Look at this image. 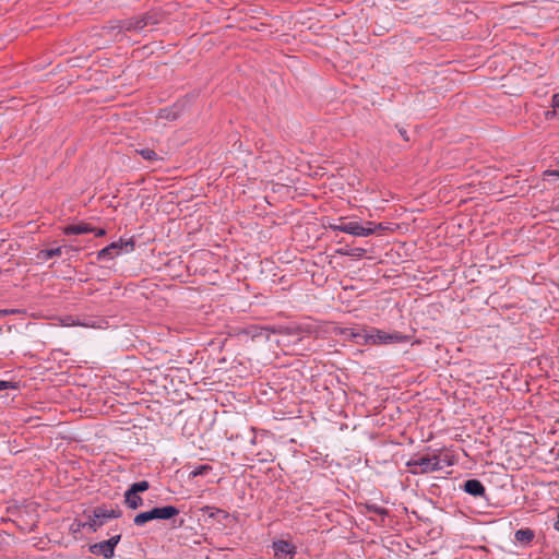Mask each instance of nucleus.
I'll return each instance as SVG.
<instances>
[{
    "mask_svg": "<svg viewBox=\"0 0 559 559\" xmlns=\"http://www.w3.org/2000/svg\"><path fill=\"white\" fill-rule=\"evenodd\" d=\"M359 251V253H357V255H361V253L364 252V249H357Z\"/></svg>",
    "mask_w": 559,
    "mask_h": 559,
    "instance_id": "38",
    "label": "nucleus"
},
{
    "mask_svg": "<svg viewBox=\"0 0 559 559\" xmlns=\"http://www.w3.org/2000/svg\"><path fill=\"white\" fill-rule=\"evenodd\" d=\"M179 509L175 506L155 507L148 511L136 514L133 523L136 526H143L153 520H171L179 514Z\"/></svg>",
    "mask_w": 559,
    "mask_h": 559,
    "instance_id": "2",
    "label": "nucleus"
},
{
    "mask_svg": "<svg viewBox=\"0 0 559 559\" xmlns=\"http://www.w3.org/2000/svg\"><path fill=\"white\" fill-rule=\"evenodd\" d=\"M549 174L554 175V176H559V171L558 170L550 171Z\"/></svg>",
    "mask_w": 559,
    "mask_h": 559,
    "instance_id": "34",
    "label": "nucleus"
},
{
    "mask_svg": "<svg viewBox=\"0 0 559 559\" xmlns=\"http://www.w3.org/2000/svg\"><path fill=\"white\" fill-rule=\"evenodd\" d=\"M442 463L445 464L447 466H452L455 463V461L453 456L445 454L444 456L441 455V464Z\"/></svg>",
    "mask_w": 559,
    "mask_h": 559,
    "instance_id": "27",
    "label": "nucleus"
},
{
    "mask_svg": "<svg viewBox=\"0 0 559 559\" xmlns=\"http://www.w3.org/2000/svg\"><path fill=\"white\" fill-rule=\"evenodd\" d=\"M374 225H376V223L368 221V222H366V225L364 226V228H373Z\"/></svg>",
    "mask_w": 559,
    "mask_h": 559,
    "instance_id": "32",
    "label": "nucleus"
},
{
    "mask_svg": "<svg viewBox=\"0 0 559 559\" xmlns=\"http://www.w3.org/2000/svg\"><path fill=\"white\" fill-rule=\"evenodd\" d=\"M90 551L93 555H102L106 559L114 557V552L110 551L109 544L106 540L91 545Z\"/></svg>",
    "mask_w": 559,
    "mask_h": 559,
    "instance_id": "15",
    "label": "nucleus"
},
{
    "mask_svg": "<svg viewBox=\"0 0 559 559\" xmlns=\"http://www.w3.org/2000/svg\"><path fill=\"white\" fill-rule=\"evenodd\" d=\"M338 224H330L329 228L332 230H337L342 233H347V223L344 222V218H338Z\"/></svg>",
    "mask_w": 559,
    "mask_h": 559,
    "instance_id": "22",
    "label": "nucleus"
},
{
    "mask_svg": "<svg viewBox=\"0 0 559 559\" xmlns=\"http://www.w3.org/2000/svg\"><path fill=\"white\" fill-rule=\"evenodd\" d=\"M408 472L413 475L428 474L438 472L443 468L441 465V454H433L432 456L424 455L417 459H412L406 463Z\"/></svg>",
    "mask_w": 559,
    "mask_h": 559,
    "instance_id": "1",
    "label": "nucleus"
},
{
    "mask_svg": "<svg viewBox=\"0 0 559 559\" xmlns=\"http://www.w3.org/2000/svg\"><path fill=\"white\" fill-rule=\"evenodd\" d=\"M61 253H62V247H57V248H52V249H44V250L39 251L38 258L48 260L53 257H59V255H61Z\"/></svg>",
    "mask_w": 559,
    "mask_h": 559,
    "instance_id": "17",
    "label": "nucleus"
},
{
    "mask_svg": "<svg viewBox=\"0 0 559 559\" xmlns=\"http://www.w3.org/2000/svg\"><path fill=\"white\" fill-rule=\"evenodd\" d=\"M461 488L468 495L477 498L484 497L486 493V488L483 483L476 478L467 479L461 486Z\"/></svg>",
    "mask_w": 559,
    "mask_h": 559,
    "instance_id": "10",
    "label": "nucleus"
},
{
    "mask_svg": "<svg viewBox=\"0 0 559 559\" xmlns=\"http://www.w3.org/2000/svg\"><path fill=\"white\" fill-rule=\"evenodd\" d=\"M117 34H122L123 32H141L144 29L140 15L119 20L117 21Z\"/></svg>",
    "mask_w": 559,
    "mask_h": 559,
    "instance_id": "7",
    "label": "nucleus"
},
{
    "mask_svg": "<svg viewBox=\"0 0 559 559\" xmlns=\"http://www.w3.org/2000/svg\"><path fill=\"white\" fill-rule=\"evenodd\" d=\"M201 511L203 513H207L210 516L214 518L215 516V512L218 513V512H222V510L219 509H216L214 507H210V506H205L201 509Z\"/></svg>",
    "mask_w": 559,
    "mask_h": 559,
    "instance_id": "24",
    "label": "nucleus"
},
{
    "mask_svg": "<svg viewBox=\"0 0 559 559\" xmlns=\"http://www.w3.org/2000/svg\"><path fill=\"white\" fill-rule=\"evenodd\" d=\"M555 528L559 532V511H558L557 521L555 523Z\"/></svg>",
    "mask_w": 559,
    "mask_h": 559,
    "instance_id": "33",
    "label": "nucleus"
},
{
    "mask_svg": "<svg viewBox=\"0 0 559 559\" xmlns=\"http://www.w3.org/2000/svg\"><path fill=\"white\" fill-rule=\"evenodd\" d=\"M277 333H280L282 335H287V336H289V335L297 336V340L301 341V338H302V336L305 334L311 333V329L308 325L289 324V325H286V326H281L277 330Z\"/></svg>",
    "mask_w": 559,
    "mask_h": 559,
    "instance_id": "8",
    "label": "nucleus"
},
{
    "mask_svg": "<svg viewBox=\"0 0 559 559\" xmlns=\"http://www.w3.org/2000/svg\"><path fill=\"white\" fill-rule=\"evenodd\" d=\"M350 333V341H354L358 345H367L370 344V329H358L354 330L350 328H345L341 330V334Z\"/></svg>",
    "mask_w": 559,
    "mask_h": 559,
    "instance_id": "9",
    "label": "nucleus"
},
{
    "mask_svg": "<svg viewBox=\"0 0 559 559\" xmlns=\"http://www.w3.org/2000/svg\"><path fill=\"white\" fill-rule=\"evenodd\" d=\"M103 31L107 34H109L114 31L118 32L117 21L109 22L107 25L103 26Z\"/></svg>",
    "mask_w": 559,
    "mask_h": 559,
    "instance_id": "25",
    "label": "nucleus"
},
{
    "mask_svg": "<svg viewBox=\"0 0 559 559\" xmlns=\"http://www.w3.org/2000/svg\"><path fill=\"white\" fill-rule=\"evenodd\" d=\"M64 235H82L94 231V227L85 222H80L78 224H71L63 227Z\"/></svg>",
    "mask_w": 559,
    "mask_h": 559,
    "instance_id": "11",
    "label": "nucleus"
},
{
    "mask_svg": "<svg viewBox=\"0 0 559 559\" xmlns=\"http://www.w3.org/2000/svg\"><path fill=\"white\" fill-rule=\"evenodd\" d=\"M7 313H8V312H7L5 310H1V311H0V316H4V314H7Z\"/></svg>",
    "mask_w": 559,
    "mask_h": 559,
    "instance_id": "37",
    "label": "nucleus"
},
{
    "mask_svg": "<svg viewBox=\"0 0 559 559\" xmlns=\"http://www.w3.org/2000/svg\"><path fill=\"white\" fill-rule=\"evenodd\" d=\"M337 252L341 254H348L346 251H343V250H338Z\"/></svg>",
    "mask_w": 559,
    "mask_h": 559,
    "instance_id": "36",
    "label": "nucleus"
},
{
    "mask_svg": "<svg viewBox=\"0 0 559 559\" xmlns=\"http://www.w3.org/2000/svg\"><path fill=\"white\" fill-rule=\"evenodd\" d=\"M274 557L276 559H293L297 554V547L289 540L278 539L272 543Z\"/></svg>",
    "mask_w": 559,
    "mask_h": 559,
    "instance_id": "6",
    "label": "nucleus"
},
{
    "mask_svg": "<svg viewBox=\"0 0 559 559\" xmlns=\"http://www.w3.org/2000/svg\"><path fill=\"white\" fill-rule=\"evenodd\" d=\"M370 345H385L392 343H406L409 341L407 335L400 332L389 333L376 328H370Z\"/></svg>",
    "mask_w": 559,
    "mask_h": 559,
    "instance_id": "4",
    "label": "nucleus"
},
{
    "mask_svg": "<svg viewBox=\"0 0 559 559\" xmlns=\"http://www.w3.org/2000/svg\"><path fill=\"white\" fill-rule=\"evenodd\" d=\"M124 503L128 508L135 510L143 504V499L135 491L128 488L124 492Z\"/></svg>",
    "mask_w": 559,
    "mask_h": 559,
    "instance_id": "14",
    "label": "nucleus"
},
{
    "mask_svg": "<svg viewBox=\"0 0 559 559\" xmlns=\"http://www.w3.org/2000/svg\"><path fill=\"white\" fill-rule=\"evenodd\" d=\"M366 509L369 512L376 513V514L381 515V516H388L389 515V511L385 508H382V507H380L378 504H369V503H367L366 504Z\"/></svg>",
    "mask_w": 559,
    "mask_h": 559,
    "instance_id": "20",
    "label": "nucleus"
},
{
    "mask_svg": "<svg viewBox=\"0 0 559 559\" xmlns=\"http://www.w3.org/2000/svg\"><path fill=\"white\" fill-rule=\"evenodd\" d=\"M7 389H16V384L11 381L0 380V391L7 390Z\"/></svg>",
    "mask_w": 559,
    "mask_h": 559,
    "instance_id": "26",
    "label": "nucleus"
},
{
    "mask_svg": "<svg viewBox=\"0 0 559 559\" xmlns=\"http://www.w3.org/2000/svg\"><path fill=\"white\" fill-rule=\"evenodd\" d=\"M121 540V535L118 534V535H115L112 537H110L109 539H107V544H109V548H110V551L115 554V548L116 546L119 544V542Z\"/></svg>",
    "mask_w": 559,
    "mask_h": 559,
    "instance_id": "23",
    "label": "nucleus"
},
{
    "mask_svg": "<svg viewBox=\"0 0 559 559\" xmlns=\"http://www.w3.org/2000/svg\"><path fill=\"white\" fill-rule=\"evenodd\" d=\"M552 106L556 108L558 107L559 108V94H556L554 97H552Z\"/></svg>",
    "mask_w": 559,
    "mask_h": 559,
    "instance_id": "31",
    "label": "nucleus"
},
{
    "mask_svg": "<svg viewBox=\"0 0 559 559\" xmlns=\"http://www.w3.org/2000/svg\"><path fill=\"white\" fill-rule=\"evenodd\" d=\"M126 248L127 252L133 251L134 249V240L129 239L127 241H122L120 239L119 241H114L107 247L103 248L97 252V260L98 261H106V260H112L117 255L120 254L121 250Z\"/></svg>",
    "mask_w": 559,
    "mask_h": 559,
    "instance_id": "5",
    "label": "nucleus"
},
{
    "mask_svg": "<svg viewBox=\"0 0 559 559\" xmlns=\"http://www.w3.org/2000/svg\"><path fill=\"white\" fill-rule=\"evenodd\" d=\"M388 227L384 226L382 223H379V224H376L373 228H371L372 230V234L377 233V231H383V230H386Z\"/></svg>",
    "mask_w": 559,
    "mask_h": 559,
    "instance_id": "28",
    "label": "nucleus"
},
{
    "mask_svg": "<svg viewBox=\"0 0 559 559\" xmlns=\"http://www.w3.org/2000/svg\"><path fill=\"white\" fill-rule=\"evenodd\" d=\"M535 538V532L531 528H520L514 533V539L522 546H530Z\"/></svg>",
    "mask_w": 559,
    "mask_h": 559,
    "instance_id": "12",
    "label": "nucleus"
},
{
    "mask_svg": "<svg viewBox=\"0 0 559 559\" xmlns=\"http://www.w3.org/2000/svg\"><path fill=\"white\" fill-rule=\"evenodd\" d=\"M349 235L356 236V237H367L372 235L371 228H364L362 225H360L359 222H348L347 223V233Z\"/></svg>",
    "mask_w": 559,
    "mask_h": 559,
    "instance_id": "13",
    "label": "nucleus"
},
{
    "mask_svg": "<svg viewBox=\"0 0 559 559\" xmlns=\"http://www.w3.org/2000/svg\"><path fill=\"white\" fill-rule=\"evenodd\" d=\"M399 133L401 134V136L404 139V141L408 142L409 141V138H408V134H407V131L404 129V128H400L399 129Z\"/></svg>",
    "mask_w": 559,
    "mask_h": 559,
    "instance_id": "30",
    "label": "nucleus"
},
{
    "mask_svg": "<svg viewBox=\"0 0 559 559\" xmlns=\"http://www.w3.org/2000/svg\"><path fill=\"white\" fill-rule=\"evenodd\" d=\"M136 153L140 154L146 160H156L157 159L156 152L151 148L138 150Z\"/></svg>",
    "mask_w": 559,
    "mask_h": 559,
    "instance_id": "21",
    "label": "nucleus"
},
{
    "mask_svg": "<svg viewBox=\"0 0 559 559\" xmlns=\"http://www.w3.org/2000/svg\"><path fill=\"white\" fill-rule=\"evenodd\" d=\"M345 336L346 340H349L350 341V333H347V334H343Z\"/></svg>",
    "mask_w": 559,
    "mask_h": 559,
    "instance_id": "35",
    "label": "nucleus"
},
{
    "mask_svg": "<svg viewBox=\"0 0 559 559\" xmlns=\"http://www.w3.org/2000/svg\"><path fill=\"white\" fill-rule=\"evenodd\" d=\"M210 471H212L211 465H209V464L199 465L193 471L190 472L189 476L191 478H194L198 476H203V475H206Z\"/></svg>",
    "mask_w": 559,
    "mask_h": 559,
    "instance_id": "18",
    "label": "nucleus"
},
{
    "mask_svg": "<svg viewBox=\"0 0 559 559\" xmlns=\"http://www.w3.org/2000/svg\"><path fill=\"white\" fill-rule=\"evenodd\" d=\"M122 511L118 506L108 509L106 506H99L93 509L92 514L88 515V521L83 525L87 526L92 532L98 531L106 520L119 519Z\"/></svg>",
    "mask_w": 559,
    "mask_h": 559,
    "instance_id": "3",
    "label": "nucleus"
},
{
    "mask_svg": "<svg viewBox=\"0 0 559 559\" xmlns=\"http://www.w3.org/2000/svg\"><path fill=\"white\" fill-rule=\"evenodd\" d=\"M129 488L136 493H140L146 491L150 488V484L147 480H141L133 483Z\"/></svg>",
    "mask_w": 559,
    "mask_h": 559,
    "instance_id": "19",
    "label": "nucleus"
},
{
    "mask_svg": "<svg viewBox=\"0 0 559 559\" xmlns=\"http://www.w3.org/2000/svg\"><path fill=\"white\" fill-rule=\"evenodd\" d=\"M140 17H141L144 28L146 26H153V25L159 24L163 19L162 14L156 11H148V12L140 15Z\"/></svg>",
    "mask_w": 559,
    "mask_h": 559,
    "instance_id": "16",
    "label": "nucleus"
},
{
    "mask_svg": "<svg viewBox=\"0 0 559 559\" xmlns=\"http://www.w3.org/2000/svg\"><path fill=\"white\" fill-rule=\"evenodd\" d=\"M96 237H103L106 235V229L104 228H94V231Z\"/></svg>",
    "mask_w": 559,
    "mask_h": 559,
    "instance_id": "29",
    "label": "nucleus"
}]
</instances>
